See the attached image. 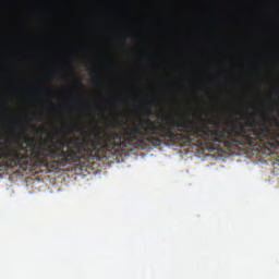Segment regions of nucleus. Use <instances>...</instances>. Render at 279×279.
Instances as JSON below:
<instances>
[{
    "instance_id": "f257e3e1",
    "label": "nucleus",
    "mask_w": 279,
    "mask_h": 279,
    "mask_svg": "<svg viewBox=\"0 0 279 279\" xmlns=\"http://www.w3.org/2000/svg\"><path fill=\"white\" fill-rule=\"evenodd\" d=\"M33 137L27 135L21 120L13 121L12 140L9 144L0 142V171H8L14 167H21L29 162V158H36V125L32 126Z\"/></svg>"
},
{
    "instance_id": "f03ea898",
    "label": "nucleus",
    "mask_w": 279,
    "mask_h": 279,
    "mask_svg": "<svg viewBox=\"0 0 279 279\" xmlns=\"http://www.w3.org/2000/svg\"><path fill=\"white\" fill-rule=\"evenodd\" d=\"M32 121H36V0H32Z\"/></svg>"
},
{
    "instance_id": "7ed1b4c3",
    "label": "nucleus",
    "mask_w": 279,
    "mask_h": 279,
    "mask_svg": "<svg viewBox=\"0 0 279 279\" xmlns=\"http://www.w3.org/2000/svg\"><path fill=\"white\" fill-rule=\"evenodd\" d=\"M46 96H47V99H48V102H49V107L50 108H56V105L52 101V92L50 89H47Z\"/></svg>"
},
{
    "instance_id": "20e7f679",
    "label": "nucleus",
    "mask_w": 279,
    "mask_h": 279,
    "mask_svg": "<svg viewBox=\"0 0 279 279\" xmlns=\"http://www.w3.org/2000/svg\"><path fill=\"white\" fill-rule=\"evenodd\" d=\"M144 110H145V114L147 116V117H153V110H151V108H144Z\"/></svg>"
},
{
    "instance_id": "39448f33",
    "label": "nucleus",
    "mask_w": 279,
    "mask_h": 279,
    "mask_svg": "<svg viewBox=\"0 0 279 279\" xmlns=\"http://www.w3.org/2000/svg\"><path fill=\"white\" fill-rule=\"evenodd\" d=\"M151 105H158V100H151Z\"/></svg>"
},
{
    "instance_id": "423d86ee",
    "label": "nucleus",
    "mask_w": 279,
    "mask_h": 279,
    "mask_svg": "<svg viewBox=\"0 0 279 279\" xmlns=\"http://www.w3.org/2000/svg\"><path fill=\"white\" fill-rule=\"evenodd\" d=\"M276 112L279 114V105H276Z\"/></svg>"
},
{
    "instance_id": "0eeeda50",
    "label": "nucleus",
    "mask_w": 279,
    "mask_h": 279,
    "mask_svg": "<svg viewBox=\"0 0 279 279\" xmlns=\"http://www.w3.org/2000/svg\"><path fill=\"white\" fill-rule=\"evenodd\" d=\"M92 77H93L94 80H96L97 75H95V74H92Z\"/></svg>"
},
{
    "instance_id": "6e6552de",
    "label": "nucleus",
    "mask_w": 279,
    "mask_h": 279,
    "mask_svg": "<svg viewBox=\"0 0 279 279\" xmlns=\"http://www.w3.org/2000/svg\"><path fill=\"white\" fill-rule=\"evenodd\" d=\"M54 75H53V73H50V77H53Z\"/></svg>"
},
{
    "instance_id": "1a4fd4ad",
    "label": "nucleus",
    "mask_w": 279,
    "mask_h": 279,
    "mask_svg": "<svg viewBox=\"0 0 279 279\" xmlns=\"http://www.w3.org/2000/svg\"><path fill=\"white\" fill-rule=\"evenodd\" d=\"M271 112H275V108H271V110H270Z\"/></svg>"
},
{
    "instance_id": "9d476101",
    "label": "nucleus",
    "mask_w": 279,
    "mask_h": 279,
    "mask_svg": "<svg viewBox=\"0 0 279 279\" xmlns=\"http://www.w3.org/2000/svg\"><path fill=\"white\" fill-rule=\"evenodd\" d=\"M77 84L82 85V82H81V81H78V82H77Z\"/></svg>"
},
{
    "instance_id": "9b49d317",
    "label": "nucleus",
    "mask_w": 279,
    "mask_h": 279,
    "mask_svg": "<svg viewBox=\"0 0 279 279\" xmlns=\"http://www.w3.org/2000/svg\"><path fill=\"white\" fill-rule=\"evenodd\" d=\"M70 64H73V61H69Z\"/></svg>"
},
{
    "instance_id": "f8f14e48",
    "label": "nucleus",
    "mask_w": 279,
    "mask_h": 279,
    "mask_svg": "<svg viewBox=\"0 0 279 279\" xmlns=\"http://www.w3.org/2000/svg\"><path fill=\"white\" fill-rule=\"evenodd\" d=\"M88 70H92V68H90V66H88Z\"/></svg>"
}]
</instances>
